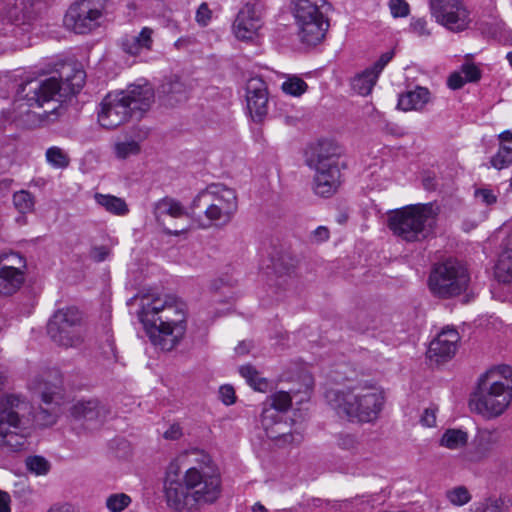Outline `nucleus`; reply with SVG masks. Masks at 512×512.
I'll use <instances>...</instances> for the list:
<instances>
[{
	"label": "nucleus",
	"instance_id": "nucleus-34",
	"mask_svg": "<svg viewBox=\"0 0 512 512\" xmlns=\"http://www.w3.org/2000/svg\"><path fill=\"white\" fill-rule=\"evenodd\" d=\"M13 204L20 213L27 214L34 210L35 199L29 191L20 190L14 193Z\"/></svg>",
	"mask_w": 512,
	"mask_h": 512
},
{
	"label": "nucleus",
	"instance_id": "nucleus-12",
	"mask_svg": "<svg viewBox=\"0 0 512 512\" xmlns=\"http://www.w3.org/2000/svg\"><path fill=\"white\" fill-rule=\"evenodd\" d=\"M47 331L51 339L60 346H79L85 336L81 312L75 307L57 310L48 322Z\"/></svg>",
	"mask_w": 512,
	"mask_h": 512
},
{
	"label": "nucleus",
	"instance_id": "nucleus-40",
	"mask_svg": "<svg viewBox=\"0 0 512 512\" xmlns=\"http://www.w3.org/2000/svg\"><path fill=\"white\" fill-rule=\"evenodd\" d=\"M139 152L140 145L134 140L117 142L114 145V153L118 159H126L131 155H137Z\"/></svg>",
	"mask_w": 512,
	"mask_h": 512
},
{
	"label": "nucleus",
	"instance_id": "nucleus-16",
	"mask_svg": "<svg viewBox=\"0 0 512 512\" xmlns=\"http://www.w3.org/2000/svg\"><path fill=\"white\" fill-rule=\"evenodd\" d=\"M264 6L261 1L247 2L238 12L233 23V32L237 39L248 41L258 36L263 27Z\"/></svg>",
	"mask_w": 512,
	"mask_h": 512
},
{
	"label": "nucleus",
	"instance_id": "nucleus-56",
	"mask_svg": "<svg viewBox=\"0 0 512 512\" xmlns=\"http://www.w3.org/2000/svg\"><path fill=\"white\" fill-rule=\"evenodd\" d=\"M314 238L316 241L318 242H322V241H325L329 238V230L324 227V226H320L318 227L314 232Z\"/></svg>",
	"mask_w": 512,
	"mask_h": 512
},
{
	"label": "nucleus",
	"instance_id": "nucleus-28",
	"mask_svg": "<svg viewBox=\"0 0 512 512\" xmlns=\"http://www.w3.org/2000/svg\"><path fill=\"white\" fill-rule=\"evenodd\" d=\"M95 200L97 204L114 215L124 216L129 212V208L122 198L97 193L95 194Z\"/></svg>",
	"mask_w": 512,
	"mask_h": 512
},
{
	"label": "nucleus",
	"instance_id": "nucleus-7",
	"mask_svg": "<svg viewBox=\"0 0 512 512\" xmlns=\"http://www.w3.org/2000/svg\"><path fill=\"white\" fill-rule=\"evenodd\" d=\"M296 394L277 391L271 394L263 404L261 413V425L266 436L275 441L278 446L300 444L303 435L292 430V421L288 422L283 412H286L292 404Z\"/></svg>",
	"mask_w": 512,
	"mask_h": 512
},
{
	"label": "nucleus",
	"instance_id": "nucleus-24",
	"mask_svg": "<svg viewBox=\"0 0 512 512\" xmlns=\"http://www.w3.org/2000/svg\"><path fill=\"white\" fill-rule=\"evenodd\" d=\"M24 283V273L12 265L0 267V294L9 296L17 292Z\"/></svg>",
	"mask_w": 512,
	"mask_h": 512
},
{
	"label": "nucleus",
	"instance_id": "nucleus-25",
	"mask_svg": "<svg viewBox=\"0 0 512 512\" xmlns=\"http://www.w3.org/2000/svg\"><path fill=\"white\" fill-rule=\"evenodd\" d=\"M153 214L157 222H160L165 216L172 218H182L188 215L187 210L180 201L164 197L154 204Z\"/></svg>",
	"mask_w": 512,
	"mask_h": 512
},
{
	"label": "nucleus",
	"instance_id": "nucleus-14",
	"mask_svg": "<svg viewBox=\"0 0 512 512\" xmlns=\"http://www.w3.org/2000/svg\"><path fill=\"white\" fill-rule=\"evenodd\" d=\"M61 89V83L56 77L45 80L31 79L19 85L16 102L23 101L28 107L42 106L54 99Z\"/></svg>",
	"mask_w": 512,
	"mask_h": 512
},
{
	"label": "nucleus",
	"instance_id": "nucleus-13",
	"mask_svg": "<svg viewBox=\"0 0 512 512\" xmlns=\"http://www.w3.org/2000/svg\"><path fill=\"white\" fill-rule=\"evenodd\" d=\"M430 10L436 22L451 32H462L471 23L464 0H430Z\"/></svg>",
	"mask_w": 512,
	"mask_h": 512
},
{
	"label": "nucleus",
	"instance_id": "nucleus-21",
	"mask_svg": "<svg viewBox=\"0 0 512 512\" xmlns=\"http://www.w3.org/2000/svg\"><path fill=\"white\" fill-rule=\"evenodd\" d=\"M460 340L459 333L454 328L443 329L437 337L430 342L428 356L436 362H443L451 359L457 350Z\"/></svg>",
	"mask_w": 512,
	"mask_h": 512
},
{
	"label": "nucleus",
	"instance_id": "nucleus-42",
	"mask_svg": "<svg viewBox=\"0 0 512 512\" xmlns=\"http://www.w3.org/2000/svg\"><path fill=\"white\" fill-rule=\"evenodd\" d=\"M86 74L82 69H75L72 76H66V84L70 88V92L73 94L78 93L84 86Z\"/></svg>",
	"mask_w": 512,
	"mask_h": 512
},
{
	"label": "nucleus",
	"instance_id": "nucleus-58",
	"mask_svg": "<svg viewBox=\"0 0 512 512\" xmlns=\"http://www.w3.org/2000/svg\"><path fill=\"white\" fill-rule=\"evenodd\" d=\"M499 139L501 141V144H505L506 142H512V132L509 130L502 132L499 135Z\"/></svg>",
	"mask_w": 512,
	"mask_h": 512
},
{
	"label": "nucleus",
	"instance_id": "nucleus-3",
	"mask_svg": "<svg viewBox=\"0 0 512 512\" xmlns=\"http://www.w3.org/2000/svg\"><path fill=\"white\" fill-rule=\"evenodd\" d=\"M325 398L339 417L358 423L377 420L385 403L382 389L369 382L344 389H330L326 391Z\"/></svg>",
	"mask_w": 512,
	"mask_h": 512
},
{
	"label": "nucleus",
	"instance_id": "nucleus-38",
	"mask_svg": "<svg viewBox=\"0 0 512 512\" xmlns=\"http://www.w3.org/2000/svg\"><path fill=\"white\" fill-rule=\"evenodd\" d=\"M448 501L454 506H463L471 500V495L465 486H457L446 492Z\"/></svg>",
	"mask_w": 512,
	"mask_h": 512
},
{
	"label": "nucleus",
	"instance_id": "nucleus-27",
	"mask_svg": "<svg viewBox=\"0 0 512 512\" xmlns=\"http://www.w3.org/2000/svg\"><path fill=\"white\" fill-rule=\"evenodd\" d=\"M378 75L370 68L365 69L362 73L356 75L352 80V88L358 94L367 96L371 93L375 86Z\"/></svg>",
	"mask_w": 512,
	"mask_h": 512
},
{
	"label": "nucleus",
	"instance_id": "nucleus-23",
	"mask_svg": "<svg viewBox=\"0 0 512 512\" xmlns=\"http://www.w3.org/2000/svg\"><path fill=\"white\" fill-rule=\"evenodd\" d=\"M431 93L426 87L417 86L399 95L398 108L403 111L422 110L430 101Z\"/></svg>",
	"mask_w": 512,
	"mask_h": 512
},
{
	"label": "nucleus",
	"instance_id": "nucleus-29",
	"mask_svg": "<svg viewBox=\"0 0 512 512\" xmlns=\"http://www.w3.org/2000/svg\"><path fill=\"white\" fill-rule=\"evenodd\" d=\"M2 13L11 23L24 22L26 18L24 0H3Z\"/></svg>",
	"mask_w": 512,
	"mask_h": 512
},
{
	"label": "nucleus",
	"instance_id": "nucleus-47",
	"mask_svg": "<svg viewBox=\"0 0 512 512\" xmlns=\"http://www.w3.org/2000/svg\"><path fill=\"white\" fill-rule=\"evenodd\" d=\"M110 250L106 246H95L90 250L89 257L95 262H102L107 259Z\"/></svg>",
	"mask_w": 512,
	"mask_h": 512
},
{
	"label": "nucleus",
	"instance_id": "nucleus-17",
	"mask_svg": "<svg viewBox=\"0 0 512 512\" xmlns=\"http://www.w3.org/2000/svg\"><path fill=\"white\" fill-rule=\"evenodd\" d=\"M109 413V408L96 398L78 400L70 407L71 417L89 430L101 427Z\"/></svg>",
	"mask_w": 512,
	"mask_h": 512
},
{
	"label": "nucleus",
	"instance_id": "nucleus-30",
	"mask_svg": "<svg viewBox=\"0 0 512 512\" xmlns=\"http://www.w3.org/2000/svg\"><path fill=\"white\" fill-rule=\"evenodd\" d=\"M468 442L467 432L461 429H447L441 437V446L456 450L465 446Z\"/></svg>",
	"mask_w": 512,
	"mask_h": 512
},
{
	"label": "nucleus",
	"instance_id": "nucleus-6",
	"mask_svg": "<svg viewBox=\"0 0 512 512\" xmlns=\"http://www.w3.org/2000/svg\"><path fill=\"white\" fill-rule=\"evenodd\" d=\"M437 215L432 203L408 205L389 212L387 226L403 241H422L432 233Z\"/></svg>",
	"mask_w": 512,
	"mask_h": 512
},
{
	"label": "nucleus",
	"instance_id": "nucleus-2",
	"mask_svg": "<svg viewBox=\"0 0 512 512\" xmlns=\"http://www.w3.org/2000/svg\"><path fill=\"white\" fill-rule=\"evenodd\" d=\"M138 317L152 344L162 351L174 349L187 327V305L175 295L147 294Z\"/></svg>",
	"mask_w": 512,
	"mask_h": 512
},
{
	"label": "nucleus",
	"instance_id": "nucleus-5",
	"mask_svg": "<svg viewBox=\"0 0 512 512\" xmlns=\"http://www.w3.org/2000/svg\"><path fill=\"white\" fill-rule=\"evenodd\" d=\"M482 381L479 392L470 400V408L487 419L498 417L512 400V367H494Z\"/></svg>",
	"mask_w": 512,
	"mask_h": 512
},
{
	"label": "nucleus",
	"instance_id": "nucleus-48",
	"mask_svg": "<svg viewBox=\"0 0 512 512\" xmlns=\"http://www.w3.org/2000/svg\"><path fill=\"white\" fill-rule=\"evenodd\" d=\"M410 27L419 36H428L430 34L427 28V21L423 18L413 19Z\"/></svg>",
	"mask_w": 512,
	"mask_h": 512
},
{
	"label": "nucleus",
	"instance_id": "nucleus-19",
	"mask_svg": "<svg viewBox=\"0 0 512 512\" xmlns=\"http://www.w3.org/2000/svg\"><path fill=\"white\" fill-rule=\"evenodd\" d=\"M501 442V432L496 428H479L473 438L466 459L478 463L490 458Z\"/></svg>",
	"mask_w": 512,
	"mask_h": 512
},
{
	"label": "nucleus",
	"instance_id": "nucleus-20",
	"mask_svg": "<svg viewBox=\"0 0 512 512\" xmlns=\"http://www.w3.org/2000/svg\"><path fill=\"white\" fill-rule=\"evenodd\" d=\"M246 101L252 119L261 122L268 112L267 85L261 78L254 77L248 80Z\"/></svg>",
	"mask_w": 512,
	"mask_h": 512
},
{
	"label": "nucleus",
	"instance_id": "nucleus-32",
	"mask_svg": "<svg viewBox=\"0 0 512 512\" xmlns=\"http://www.w3.org/2000/svg\"><path fill=\"white\" fill-rule=\"evenodd\" d=\"M281 89L287 95L299 97L307 91L308 85L302 78L292 75L282 83Z\"/></svg>",
	"mask_w": 512,
	"mask_h": 512
},
{
	"label": "nucleus",
	"instance_id": "nucleus-62",
	"mask_svg": "<svg viewBox=\"0 0 512 512\" xmlns=\"http://www.w3.org/2000/svg\"><path fill=\"white\" fill-rule=\"evenodd\" d=\"M12 257L17 259L19 264L23 263L22 257H20L18 254H13Z\"/></svg>",
	"mask_w": 512,
	"mask_h": 512
},
{
	"label": "nucleus",
	"instance_id": "nucleus-54",
	"mask_svg": "<svg viewBox=\"0 0 512 512\" xmlns=\"http://www.w3.org/2000/svg\"><path fill=\"white\" fill-rule=\"evenodd\" d=\"M421 422L427 427H432L436 423L435 412L431 409H426L421 417Z\"/></svg>",
	"mask_w": 512,
	"mask_h": 512
},
{
	"label": "nucleus",
	"instance_id": "nucleus-9",
	"mask_svg": "<svg viewBox=\"0 0 512 512\" xmlns=\"http://www.w3.org/2000/svg\"><path fill=\"white\" fill-rule=\"evenodd\" d=\"M237 196L233 189L221 186L210 185L199 192L192 201V215H196V209L204 208V214L209 221L208 224H200L202 228L210 225L228 224L237 211Z\"/></svg>",
	"mask_w": 512,
	"mask_h": 512
},
{
	"label": "nucleus",
	"instance_id": "nucleus-45",
	"mask_svg": "<svg viewBox=\"0 0 512 512\" xmlns=\"http://www.w3.org/2000/svg\"><path fill=\"white\" fill-rule=\"evenodd\" d=\"M212 11L209 9L207 3H202L196 11V22L200 26H207L211 20Z\"/></svg>",
	"mask_w": 512,
	"mask_h": 512
},
{
	"label": "nucleus",
	"instance_id": "nucleus-26",
	"mask_svg": "<svg viewBox=\"0 0 512 512\" xmlns=\"http://www.w3.org/2000/svg\"><path fill=\"white\" fill-rule=\"evenodd\" d=\"M152 30L145 27L137 36H127L122 46L125 52L131 55H137L143 49H149L152 44Z\"/></svg>",
	"mask_w": 512,
	"mask_h": 512
},
{
	"label": "nucleus",
	"instance_id": "nucleus-36",
	"mask_svg": "<svg viewBox=\"0 0 512 512\" xmlns=\"http://www.w3.org/2000/svg\"><path fill=\"white\" fill-rule=\"evenodd\" d=\"M336 445L339 449L355 453L360 447V442L356 435L346 432L338 433L336 436Z\"/></svg>",
	"mask_w": 512,
	"mask_h": 512
},
{
	"label": "nucleus",
	"instance_id": "nucleus-49",
	"mask_svg": "<svg viewBox=\"0 0 512 512\" xmlns=\"http://www.w3.org/2000/svg\"><path fill=\"white\" fill-rule=\"evenodd\" d=\"M219 395L222 402L226 405H231L235 402V391L230 385H224L220 387Z\"/></svg>",
	"mask_w": 512,
	"mask_h": 512
},
{
	"label": "nucleus",
	"instance_id": "nucleus-33",
	"mask_svg": "<svg viewBox=\"0 0 512 512\" xmlns=\"http://www.w3.org/2000/svg\"><path fill=\"white\" fill-rule=\"evenodd\" d=\"M45 157L47 162L54 168L64 169L68 167L70 158L68 154L60 147L53 146L46 150Z\"/></svg>",
	"mask_w": 512,
	"mask_h": 512
},
{
	"label": "nucleus",
	"instance_id": "nucleus-59",
	"mask_svg": "<svg viewBox=\"0 0 512 512\" xmlns=\"http://www.w3.org/2000/svg\"><path fill=\"white\" fill-rule=\"evenodd\" d=\"M236 352L238 354H245L248 352V346L246 345V343L242 342L240 343L237 347H236Z\"/></svg>",
	"mask_w": 512,
	"mask_h": 512
},
{
	"label": "nucleus",
	"instance_id": "nucleus-15",
	"mask_svg": "<svg viewBox=\"0 0 512 512\" xmlns=\"http://www.w3.org/2000/svg\"><path fill=\"white\" fill-rule=\"evenodd\" d=\"M28 388L46 405H59L63 397V377L58 369H46L35 374Z\"/></svg>",
	"mask_w": 512,
	"mask_h": 512
},
{
	"label": "nucleus",
	"instance_id": "nucleus-8",
	"mask_svg": "<svg viewBox=\"0 0 512 512\" xmlns=\"http://www.w3.org/2000/svg\"><path fill=\"white\" fill-rule=\"evenodd\" d=\"M291 6L300 41L310 46L319 44L329 28L331 4L327 0H292Z\"/></svg>",
	"mask_w": 512,
	"mask_h": 512
},
{
	"label": "nucleus",
	"instance_id": "nucleus-53",
	"mask_svg": "<svg viewBox=\"0 0 512 512\" xmlns=\"http://www.w3.org/2000/svg\"><path fill=\"white\" fill-rule=\"evenodd\" d=\"M108 0H78L81 4H86L87 6L99 10L101 13H104L105 6Z\"/></svg>",
	"mask_w": 512,
	"mask_h": 512
},
{
	"label": "nucleus",
	"instance_id": "nucleus-52",
	"mask_svg": "<svg viewBox=\"0 0 512 512\" xmlns=\"http://www.w3.org/2000/svg\"><path fill=\"white\" fill-rule=\"evenodd\" d=\"M465 83L466 80L459 73H453L448 78V86L454 90L460 89Z\"/></svg>",
	"mask_w": 512,
	"mask_h": 512
},
{
	"label": "nucleus",
	"instance_id": "nucleus-55",
	"mask_svg": "<svg viewBox=\"0 0 512 512\" xmlns=\"http://www.w3.org/2000/svg\"><path fill=\"white\" fill-rule=\"evenodd\" d=\"M10 495L0 490V512H10Z\"/></svg>",
	"mask_w": 512,
	"mask_h": 512
},
{
	"label": "nucleus",
	"instance_id": "nucleus-61",
	"mask_svg": "<svg viewBox=\"0 0 512 512\" xmlns=\"http://www.w3.org/2000/svg\"><path fill=\"white\" fill-rule=\"evenodd\" d=\"M309 398V392H308V389L305 390L304 392V396H302L300 399H299V402H303V401H306L308 400Z\"/></svg>",
	"mask_w": 512,
	"mask_h": 512
},
{
	"label": "nucleus",
	"instance_id": "nucleus-51",
	"mask_svg": "<svg viewBox=\"0 0 512 512\" xmlns=\"http://www.w3.org/2000/svg\"><path fill=\"white\" fill-rule=\"evenodd\" d=\"M182 429L179 424H172L163 434L167 440H178L182 436Z\"/></svg>",
	"mask_w": 512,
	"mask_h": 512
},
{
	"label": "nucleus",
	"instance_id": "nucleus-31",
	"mask_svg": "<svg viewBox=\"0 0 512 512\" xmlns=\"http://www.w3.org/2000/svg\"><path fill=\"white\" fill-rule=\"evenodd\" d=\"M239 372L244 377L247 383L254 389L260 392L266 390L268 383L265 379L259 376L258 371L251 365L241 366Z\"/></svg>",
	"mask_w": 512,
	"mask_h": 512
},
{
	"label": "nucleus",
	"instance_id": "nucleus-63",
	"mask_svg": "<svg viewBox=\"0 0 512 512\" xmlns=\"http://www.w3.org/2000/svg\"><path fill=\"white\" fill-rule=\"evenodd\" d=\"M506 58L510 64V66L512 67V51L507 54Z\"/></svg>",
	"mask_w": 512,
	"mask_h": 512
},
{
	"label": "nucleus",
	"instance_id": "nucleus-64",
	"mask_svg": "<svg viewBox=\"0 0 512 512\" xmlns=\"http://www.w3.org/2000/svg\"><path fill=\"white\" fill-rule=\"evenodd\" d=\"M169 234H172V235H179L180 234V231H168Z\"/></svg>",
	"mask_w": 512,
	"mask_h": 512
},
{
	"label": "nucleus",
	"instance_id": "nucleus-57",
	"mask_svg": "<svg viewBox=\"0 0 512 512\" xmlns=\"http://www.w3.org/2000/svg\"><path fill=\"white\" fill-rule=\"evenodd\" d=\"M481 512H501V508L497 502H487L483 505Z\"/></svg>",
	"mask_w": 512,
	"mask_h": 512
},
{
	"label": "nucleus",
	"instance_id": "nucleus-1",
	"mask_svg": "<svg viewBox=\"0 0 512 512\" xmlns=\"http://www.w3.org/2000/svg\"><path fill=\"white\" fill-rule=\"evenodd\" d=\"M163 491L171 512H200L220 498L221 475L208 453L193 448L169 464Z\"/></svg>",
	"mask_w": 512,
	"mask_h": 512
},
{
	"label": "nucleus",
	"instance_id": "nucleus-44",
	"mask_svg": "<svg viewBox=\"0 0 512 512\" xmlns=\"http://www.w3.org/2000/svg\"><path fill=\"white\" fill-rule=\"evenodd\" d=\"M474 196L478 201L487 206H490L497 201V196L488 188L476 189Z\"/></svg>",
	"mask_w": 512,
	"mask_h": 512
},
{
	"label": "nucleus",
	"instance_id": "nucleus-18",
	"mask_svg": "<svg viewBox=\"0 0 512 512\" xmlns=\"http://www.w3.org/2000/svg\"><path fill=\"white\" fill-rule=\"evenodd\" d=\"M103 13L78 1L70 6L64 24L77 34H87L100 26Z\"/></svg>",
	"mask_w": 512,
	"mask_h": 512
},
{
	"label": "nucleus",
	"instance_id": "nucleus-60",
	"mask_svg": "<svg viewBox=\"0 0 512 512\" xmlns=\"http://www.w3.org/2000/svg\"><path fill=\"white\" fill-rule=\"evenodd\" d=\"M253 512H267V509L260 503L257 502L252 506Z\"/></svg>",
	"mask_w": 512,
	"mask_h": 512
},
{
	"label": "nucleus",
	"instance_id": "nucleus-11",
	"mask_svg": "<svg viewBox=\"0 0 512 512\" xmlns=\"http://www.w3.org/2000/svg\"><path fill=\"white\" fill-rule=\"evenodd\" d=\"M469 281L470 277L466 267L456 259H447L433 267L428 286L434 295L450 298L464 292Z\"/></svg>",
	"mask_w": 512,
	"mask_h": 512
},
{
	"label": "nucleus",
	"instance_id": "nucleus-22",
	"mask_svg": "<svg viewBox=\"0 0 512 512\" xmlns=\"http://www.w3.org/2000/svg\"><path fill=\"white\" fill-rule=\"evenodd\" d=\"M187 92V86L178 77L165 79L158 88L160 99L170 106L185 101Z\"/></svg>",
	"mask_w": 512,
	"mask_h": 512
},
{
	"label": "nucleus",
	"instance_id": "nucleus-50",
	"mask_svg": "<svg viewBox=\"0 0 512 512\" xmlns=\"http://www.w3.org/2000/svg\"><path fill=\"white\" fill-rule=\"evenodd\" d=\"M392 57L393 52H386L382 54L379 60L372 67H370V69L373 70L379 76L384 67L392 59Z\"/></svg>",
	"mask_w": 512,
	"mask_h": 512
},
{
	"label": "nucleus",
	"instance_id": "nucleus-39",
	"mask_svg": "<svg viewBox=\"0 0 512 512\" xmlns=\"http://www.w3.org/2000/svg\"><path fill=\"white\" fill-rule=\"evenodd\" d=\"M131 498L125 493L111 494L106 499V507L110 512H121L129 506Z\"/></svg>",
	"mask_w": 512,
	"mask_h": 512
},
{
	"label": "nucleus",
	"instance_id": "nucleus-37",
	"mask_svg": "<svg viewBox=\"0 0 512 512\" xmlns=\"http://www.w3.org/2000/svg\"><path fill=\"white\" fill-rule=\"evenodd\" d=\"M491 164L499 170L512 164V146L501 144L496 155L492 157Z\"/></svg>",
	"mask_w": 512,
	"mask_h": 512
},
{
	"label": "nucleus",
	"instance_id": "nucleus-4",
	"mask_svg": "<svg viewBox=\"0 0 512 512\" xmlns=\"http://www.w3.org/2000/svg\"><path fill=\"white\" fill-rule=\"evenodd\" d=\"M154 102V91L150 84H132L126 90L109 93L101 102L98 112L100 125L114 129L131 117L141 118Z\"/></svg>",
	"mask_w": 512,
	"mask_h": 512
},
{
	"label": "nucleus",
	"instance_id": "nucleus-41",
	"mask_svg": "<svg viewBox=\"0 0 512 512\" xmlns=\"http://www.w3.org/2000/svg\"><path fill=\"white\" fill-rule=\"evenodd\" d=\"M57 406L53 405L51 409L40 408L35 416L37 423L44 427L55 424L58 418Z\"/></svg>",
	"mask_w": 512,
	"mask_h": 512
},
{
	"label": "nucleus",
	"instance_id": "nucleus-43",
	"mask_svg": "<svg viewBox=\"0 0 512 512\" xmlns=\"http://www.w3.org/2000/svg\"><path fill=\"white\" fill-rule=\"evenodd\" d=\"M389 9L394 18L406 17L409 14V5L404 0H390Z\"/></svg>",
	"mask_w": 512,
	"mask_h": 512
},
{
	"label": "nucleus",
	"instance_id": "nucleus-46",
	"mask_svg": "<svg viewBox=\"0 0 512 512\" xmlns=\"http://www.w3.org/2000/svg\"><path fill=\"white\" fill-rule=\"evenodd\" d=\"M462 73L466 82H475L481 77L480 70L474 64H464L462 66Z\"/></svg>",
	"mask_w": 512,
	"mask_h": 512
},
{
	"label": "nucleus",
	"instance_id": "nucleus-35",
	"mask_svg": "<svg viewBox=\"0 0 512 512\" xmlns=\"http://www.w3.org/2000/svg\"><path fill=\"white\" fill-rule=\"evenodd\" d=\"M25 465L30 473L35 475H46L51 468L48 460L39 455L29 456L25 460Z\"/></svg>",
	"mask_w": 512,
	"mask_h": 512
},
{
	"label": "nucleus",
	"instance_id": "nucleus-10",
	"mask_svg": "<svg viewBox=\"0 0 512 512\" xmlns=\"http://www.w3.org/2000/svg\"><path fill=\"white\" fill-rule=\"evenodd\" d=\"M339 155L336 146L323 142L308 160V165L315 170L314 192L321 197L332 196L341 185Z\"/></svg>",
	"mask_w": 512,
	"mask_h": 512
}]
</instances>
